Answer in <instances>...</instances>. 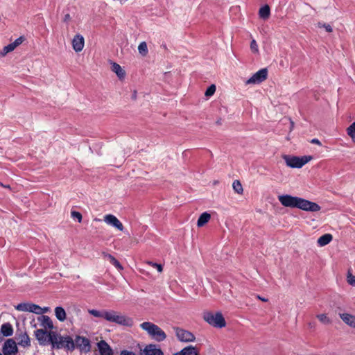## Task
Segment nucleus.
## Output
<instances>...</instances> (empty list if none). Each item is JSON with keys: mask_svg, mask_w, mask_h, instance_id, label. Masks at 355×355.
Here are the masks:
<instances>
[{"mask_svg": "<svg viewBox=\"0 0 355 355\" xmlns=\"http://www.w3.org/2000/svg\"><path fill=\"white\" fill-rule=\"evenodd\" d=\"M278 200L286 207L298 208L311 212L318 211L321 209L320 206L315 202L288 194L279 196Z\"/></svg>", "mask_w": 355, "mask_h": 355, "instance_id": "nucleus-1", "label": "nucleus"}, {"mask_svg": "<svg viewBox=\"0 0 355 355\" xmlns=\"http://www.w3.org/2000/svg\"><path fill=\"white\" fill-rule=\"evenodd\" d=\"M139 327L146 331L148 336L157 342H163L166 340L167 336L166 333L157 324L150 322H144Z\"/></svg>", "mask_w": 355, "mask_h": 355, "instance_id": "nucleus-2", "label": "nucleus"}, {"mask_svg": "<svg viewBox=\"0 0 355 355\" xmlns=\"http://www.w3.org/2000/svg\"><path fill=\"white\" fill-rule=\"evenodd\" d=\"M105 316L106 320L110 322H114L125 327H132L134 324L132 318L122 315L114 310L107 311V315Z\"/></svg>", "mask_w": 355, "mask_h": 355, "instance_id": "nucleus-3", "label": "nucleus"}, {"mask_svg": "<svg viewBox=\"0 0 355 355\" xmlns=\"http://www.w3.org/2000/svg\"><path fill=\"white\" fill-rule=\"evenodd\" d=\"M282 158L288 167L300 168L311 160L312 157L303 156L300 157L297 156L283 155Z\"/></svg>", "mask_w": 355, "mask_h": 355, "instance_id": "nucleus-4", "label": "nucleus"}, {"mask_svg": "<svg viewBox=\"0 0 355 355\" xmlns=\"http://www.w3.org/2000/svg\"><path fill=\"white\" fill-rule=\"evenodd\" d=\"M203 318L208 324L216 328H222L226 325L225 318L220 312H206Z\"/></svg>", "mask_w": 355, "mask_h": 355, "instance_id": "nucleus-5", "label": "nucleus"}, {"mask_svg": "<svg viewBox=\"0 0 355 355\" xmlns=\"http://www.w3.org/2000/svg\"><path fill=\"white\" fill-rule=\"evenodd\" d=\"M35 336L40 345L51 344L53 337L55 336V331H47L43 329H37L34 332Z\"/></svg>", "mask_w": 355, "mask_h": 355, "instance_id": "nucleus-6", "label": "nucleus"}, {"mask_svg": "<svg viewBox=\"0 0 355 355\" xmlns=\"http://www.w3.org/2000/svg\"><path fill=\"white\" fill-rule=\"evenodd\" d=\"M75 349L78 348L81 352L88 353L91 351L90 340L83 336H76L74 339Z\"/></svg>", "mask_w": 355, "mask_h": 355, "instance_id": "nucleus-7", "label": "nucleus"}, {"mask_svg": "<svg viewBox=\"0 0 355 355\" xmlns=\"http://www.w3.org/2000/svg\"><path fill=\"white\" fill-rule=\"evenodd\" d=\"M177 338L181 342H193L195 340V336L190 331L180 327H174Z\"/></svg>", "mask_w": 355, "mask_h": 355, "instance_id": "nucleus-8", "label": "nucleus"}, {"mask_svg": "<svg viewBox=\"0 0 355 355\" xmlns=\"http://www.w3.org/2000/svg\"><path fill=\"white\" fill-rule=\"evenodd\" d=\"M268 77V70L266 68L261 69L254 73L251 78L246 80V85L259 84L266 80Z\"/></svg>", "mask_w": 355, "mask_h": 355, "instance_id": "nucleus-9", "label": "nucleus"}, {"mask_svg": "<svg viewBox=\"0 0 355 355\" xmlns=\"http://www.w3.org/2000/svg\"><path fill=\"white\" fill-rule=\"evenodd\" d=\"M140 355H164L159 345L156 344H148L144 348L140 349Z\"/></svg>", "mask_w": 355, "mask_h": 355, "instance_id": "nucleus-10", "label": "nucleus"}, {"mask_svg": "<svg viewBox=\"0 0 355 355\" xmlns=\"http://www.w3.org/2000/svg\"><path fill=\"white\" fill-rule=\"evenodd\" d=\"M2 352L4 355H15L18 352L16 342L13 339H8L2 347Z\"/></svg>", "mask_w": 355, "mask_h": 355, "instance_id": "nucleus-11", "label": "nucleus"}, {"mask_svg": "<svg viewBox=\"0 0 355 355\" xmlns=\"http://www.w3.org/2000/svg\"><path fill=\"white\" fill-rule=\"evenodd\" d=\"M104 221L120 231L123 230V224L119 220V219L112 214H107L104 216Z\"/></svg>", "mask_w": 355, "mask_h": 355, "instance_id": "nucleus-12", "label": "nucleus"}, {"mask_svg": "<svg viewBox=\"0 0 355 355\" xmlns=\"http://www.w3.org/2000/svg\"><path fill=\"white\" fill-rule=\"evenodd\" d=\"M85 40L84 37L80 35H76L74 36L72 40L73 49L76 52L81 51L84 48Z\"/></svg>", "mask_w": 355, "mask_h": 355, "instance_id": "nucleus-13", "label": "nucleus"}, {"mask_svg": "<svg viewBox=\"0 0 355 355\" xmlns=\"http://www.w3.org/2000/svg\"><path fill=\"white\" fill-rule=\"evenodd\" d=\"M97 346L101 355H113L112 349L104 340H101L98 342Z\"/></svg>", "mask_w": 355, "mask_h": 355, "instance_id": "nucleus-14", "label": "nucleus"}, {"mask_svg": "<svg viewBox=\"0 0 355 355\" xmlns=\"http://www.w3.org/2000/svg\"><path fill=\"white\" fill-rule=\"evenodd\" d=\"M339 317L348 326L355 328V315L348 313H339Z\"/></svg>", "mask_w": 355, "mask_h": 355, "instance_id": "nucleus-15", "label": "nucleus"}, {"mask_svg": "<svg viewBox=\"0 0 355 355\" xmlns=\"http://www.w3.org/2000/svg\"><path fill=\"white\" fill-rule=\"evenodd\" d=\"M38 320L41 322V326L44 328V330L49 329L51 331L54 328L51 319L47 315H42L38 317Z\"/></svg>", "mask_w": 355, "mask_h": 355, "instance_id": "nucleus-16", "label": "nucleus"}, {"mask_svg": "<svg viewBox=\"0 0 355 355\" xmlns=\"http://www.w3.org/2000/svg\"><path fill=\"white\" fill-rule=\"evenodd\" d=\"M65 336H62L60 334L55 332V336L53 337V340L51 342V347L53 349H62L64 345V341L63 340Z\"/></svg>", "mask_w": 355, "mask_h": 355, "instance_id": "nucleus-17", "label": "nucleus"}, {"mask_svg": "<svg viewBox=\"0 0 355 355\" xmlns=\"http://www.w3.org/2000/svg\"><path fill=\"white\" fill-rule=\"evenodd\" d=\"M174 355H199V351L197 347L189 345L183 348L179 352L175 353Z\"/></svg>", "mask_w": 355, "mask_h": 355, "instance_id": "nucleus-18", "label": "nucleus"}, {"mask_svg": "<svg viewBox=\"0 0 355 355\" xmlns=\"http://www.w3.org/2000/svg\"><path fill=\"white\" fill-rule=\"evenodd\" d=\"M18 345L24 347H29L31 345V340L26 333H21L17 337Z\"/></svg>", "mask_w": 355, "mask_h": 355, "instance_id": "nucleus-19", "label": "nucleus"}, {"mask_svg": "<svg viewBox=\"0 0 355 355\" xmlns=\"http://www.w3.org/2000/svg\"><path fill=\"white\" fill-rule=\"evenodd\" d=\"M64 339V347L62 349H64L67 351L73 352L75 349L74 340H73V338L69 336H65Z\"/></svg>", "mask_w": 355, "mask_h": 355, "instance_id": "nucleus-20", "label": "nucleus"}, {"mask_svg": "<svg viewBox=\"0 0 355 355\" xmlns=\"http://www.w3.org/2000/svg\"><path fill=\"white\" fill-rule=\"evenodd\" d=\"M112 71L116 74L120 80L124 79L125 72L119 64L113 62L112 64Z\"/></svg>", "mask_w": 355, "mask_h": 355, "instance_id": "nucleus-21", "label": "nucleus"}, {"mask_svg": "<svg viewBox=\"0 0 355 355\" xmlns=\"http://www.w3.org/2000/svg\"><path fill=\"white\" fill-rule=\"evenodd\" d=\"M103 256L105 259H107L112 265H114L119 270H122L123 269L121 264L119 262L118 260L115 259L112 254H107L106 252H103Z\"/></svg>", "mask_w": 355, "mask_h": 355, "instance_id": "nucleus-22", "label": "nucleus"}, {"mask_svg": "<svg viewBox=\"0 0 355 355\" xmlns=\"http://www.w3.org/2000/svg\"><path fill=\"white\" fill-rule=\"evenodd\" d=\"M259 17L266 20L270 17V8L268 5H265L262 6L259 10Z\"/></svg>", "mask_w": 355, "mask_h": 355, "instance_id": "nucleus-23", "label": "nucleus"}, {"mask_svg": "<svg viewBox=\"0 0 355 355\" xmlns=\"http://www.w3.org/2000/svg\"><path fill=\"white\" fill-rule=\"evenodd\" d=\"M211 218V215L207 212L202 213L198 218L197 221L198 227H200L204 226Z\"/></svg>", "mask_w": 355, "mask_h": 355, "instance_id": "nucleus-24", "label": "nucleus"}, {"mask_svg": "<svg viewBox=\"0 0 355 355\" xmlns=\"http://www.w3.org/2000/svg\"><path fill=\"white\" fill-rule=\"evenodd\" d=\"M332 239H333V236L331 234H325L321 236L318 239V244L321 247L324 246V245H327L328 243H329L332 241Z\"/></svg>", "mask_w": 355, "mask_h": 355, "instance_id": "nucleus-25", "label": "nucleus"}, {"mask_svg": "<svg viewBox=\"0 0 355 355\" xmlns=\"http://www.w3.org/2000/svg\"><path fill=\"white\" fill-rule=\"evenodd\" d=\"M1 332L4 336H10L13 334V329L10 323H4L1 325Z\"/></svg>", "mask_w": 355, "mask_h": 355, "instance_id": "nucleus-26", "label": "nucleus"}, {"mask_svg": "<svg viewBox=\"0 0 355 355\" xmlns=\"http://www.w3.org/2000/svg\"><path fill=\"white\" fill-rule=\"evenodd\" d=\"M55 315L58 320L63 322L66 320V312L61 306H57L55 309Z\"/></svg>", "mask_w": 355, "mask_h": 355, "instance_id": "nucleus-27", "label": "nucleus"}, {"mask_svg": "<svg viewBox=\"0 0 355 355\" xmlns=\"http://www.w3.org/2000/svg\"><path fill=\"white\" fill-rule=\"evenodd\" d=\"M88 313L94 317L104 318L105 320H106L105 315H107V311L106 310L98 311L96 309H89Z\"/></svg>", "mask_w": 355, "mask_h": 355, "instance_id": "nucleus-28", "label": "nucleus"}, {"mask_svg": "<svg viewBox=\"0 0 355 355\" xmlns=\"http://www.w3.org/2000/svg\"><path fill=\"white\" fill-rule=\"evenodd\" d=\"M138 51H139V53L142 56H146L148 54V46H147V44L146 42H141L139 44Z\"/></svg>", "mask_w": 355, "mask_h": 355, "instance_id": "nucleus-29", "label": "nucleus"}, {"mask_svg": "<svg viewBox=\"0 0 355 355\" xmlns=\"http://www.w3.org/2000/svg\"><path fill=\"white\" fill-rule=\"evenodd\" d=\"M316 317L319 321L324 324H329L331 323V320L325 313L318 314Z\"/></svg>", "mask_w": 355, "mask_h": 355, "instance_id": "nucleus-30", "label": "nucleus"}, {"mask_svg": "<svg viewBox=\"0 0 355 355\" xmlns=\"http://www.w3.org/2000/svg\"><path fill=\"white\" fill-rule=\"evenodd\" d=\"M16 48L15 47V44H12V43L9 44L8 45L3 47L2 51L0 53V55L3 57L7 53L14 51Z\"/></svg>", "mask_w": 355, "mask_h": 355, "instance_id": "nucleus-31", "label": "nucleus"}, {"mask_svg": "<svg viewBox=\"0 0 355 355\" xmlns=\"http://www.w3.org/2000/svg\"><path fill=\"white\" fill-rule=\"evenodd\" d=\"M234 191L239 194H241L243 191V187L239 180H234L232 184Z\"/></svg>", "mask_w": 355, "mask_h": 355, "instance_id": "nucleus-32", "label": "nucleus"}, {"mask_svg": "<svg viewBox=\"0 0 355 355\" xmlns=\"http://www.w3.org/2000/svg\"><path fill=\"white\" fill-rule=\"evenodd\" d=\"M15 309L19 311L30 312V303H20L15 306Z\"/></svg>", "mask_w": 355, "mask_h": 355, "instance_id": "nucleus-33", "label": "nucleus"}, {"mask_svg": "<svg viewBox=\"0 0 355 355\" xmlns=\"http://www.w3.org/2000/svg\"><path fill=\"white\" fill-rule=\"evenodd\" d=\"M347 134L352 139L353 141L355 143V122L352 123L347 128Z\"/></svg>", "mask_w": 355, "mask_h": 355, "instance_id": "nucleus-34", "label": "nucleus"}, {"mask_svg": "<svg viewBox=\"0 0 355 355\" xmlns=\"http://www.w3.org/2000/svg\"><path fill=\"white\" fill-rule=\"evenodd\" d=\"M30 312L34 313L38 315L42 314V307L40 306L30 303Z\"/></svg>", "mask_w": 355, "mask_h": 355, "instance_id": "nucleus-35", "label": "nucleus"}, {"mask_svg": "<svg viewBox=\"0 0 355 355\" xmlns=\"http://www.w3.org/2000/svg\"><path fill=\"white\" fill-rule=\"evenodd\" d=\"M216 92V86L214 85H210L206 90L205 94L206 96H212Z\"/></svg>", "mask_w": 355, "mask_h": 355, "instance_id": "nucleus-36", "label": "nucleus"}, {"mask_svg": "<svg viewBox=\"0 0 355 355\" xmlns=\"http://www.w3.org/2000/svg\"><path fill=\"white\" fill-rule=\"evenodd\" d=\"M71 217L78 220L79 223L82 221V214L76 211H72L71 212Z\"/></svg>", "mask_w": 355, "mask_h": 355, "instance_id": "nucleus-37", "label": "nucleus"}, {"mask_svg": "<svg viewBox=\"0 0 355 355\" xmlns=\"http://www.w3.org/2000/svg\"><path fill=\"white\" fill-rule=\"evenodd\" d=\"M347 279L349 284L355 286V276H354L352 273L348 272Z\"/></svg>", "mask_w": 355, "mask_h": 355, "instance_id": "nucleus-38", "label": "nucleus"}, {"mask_svg": "<svg viewBox=\"0 0 355 355\" xmlns=\"http://www.w3.org/2000/svg\"><path fill=\"white\" fill-rule=\"evenodd\" d=\"M318 26L320 28H324L329 33H331L333 31L332 27L329 24L318 22Z\"/></svg>", "mask_w": 355, "mask_h": 355, "instance_id": "nucleus-39", "label": "nucleus"}, {"mask_svg": "<svg viewBox=\"0 0 355 355\" xmlns=\"http://www.w3.org/2000/svg\"><path fill=\"white\" fill-rule=\"evenodd\" d=\"M250 49L253 52H258V45L254 40H253L250 43Z\"/></svg>", "mask_w": 355, "mask_h": 355, "instance_id": "nucleus-40", "label": "nucleus"}, {"mask_svg": "<svg viewBox=\"0 0 355 355\" xmlns=\"http://www.w3.org/2000/svg\"><path fill=\"white\" fill-rule=\"evenodd\" d=\"M148 263L153 267L157 268L158 272H161L163 270V267L161 264H158L157 263L148 262Z\"/></svg>", "mask_w": 355, "mask_h": 355, "instance_id": "nucleus-41", "label": "nucleus"}, {"mask_svg": "<svg viewBox=\"0 0 355 355\" xmlns=\"http://www.w3.org/2000/svg\"><path fill=\"white\" fill-rule=\"evenodd\" d=\"M23 37H19L12 42V44H15V47L17 48L19 45H20L24 41Z\"/></svg>", "mask_w": 355, "mask_h": 355, "instance_id": "nucleus-42", "label": "nucleus"}, {"mask_svg": "<svg viewBox=\"0 0 355 355\" xmlns=\"http://www.w3.org/2000/svg\"><path fill=\"white\" fill-rule=\"evenodd\" d=\"M119 355H137V354H136V353H135L132 351L123 349V350L121 351Z\"/></svg>", "mask_w": 355, "mask_h": 355, "instance_id": "nucleus-43", "label": "nucleus"}, {"mask_svg": "<svg viewBox=\"0 0 355 355\" xmlns=\"http://www.w3.org/2000/svg\"><path fill=\"white\" fill-rule=\"evenodd\" d=\"M64 22H68L71 20V16L69 13L66 14L64 17Z\"/></svg>", "mask_w": 355, "mask_h": 355, "instance_id": "nucleus-44", "label": "nucleus"}, {"mask_svg": "<svg viewBox=\"0 0 355 355\" xmlns=\"http://www.w3.org/2000/svg\"><path fill=\"white\" fill-rule=\"evenodd\" d=\"M311 142L321 146V142L318 139H313Z\"/></svg>", "mask_w": 355, "mask_h": 355, "instance_id": "nucleus-45", "label": "nucleus"}, {"mask_svg": "<svg viewBox=\"0 0 355 355\" xmlns=\"http://www.w3.org/2000/svg\"><path fill=\"white\" fill-rule=\"evenodd\" d=\"M257 298H258L259 300H261L263 302H268V300L267 298L262 297H261L259 295H257Z\"/></svg>", "mask_w": 355, "mask_h": 355, "instance_id": "nucleus-46", "label": "nucleus"}, {"mask_svg": "<svg viewBox=\"0 0 355 355\" xmlns=\"http://www.w3.org/2000/svg\"><path fill=\"white\" fill-rule=\"evenodd\" d=\"M49 310V307H44V308H42V313H46L48 312Z\"/></svg>", "mask_w": 355, "mask_h": 355, "instance_id": "nucleus-47", "label": "nucleus"}, {"mask_svg": "<svg viewBox=\"0 0 355 355\" xmlns=\"http://www.w3.org/2000/svg\"><path fill=\"white\" fill-rule=\"evenodd\" d=\"M0 186L4 188L10 189V185H5L3 183L0 182Z\"/></svg>", "mask_w": 355, "mask_h": 355, "instance_id": "nucleus-48", "label": "nucleus"}, {"mask_svg": "<svg viewBox=\"0 0 355 355\" xmlns=\"http://www.w3.org/2000/svg\"><path fill=\"white\" fill-rule=\"evenodd\" d=\"M291 128L293 127V121H291Z\"/></svg>", "mask_w": 355, "mask_h": 355, "instance_id": "nucleus-49", "label": "nucleus"}, {"mask_svg": "<svg viewBox=\"0 0 355 355\" xmlns=\"http://www.w3.org/2000/svg\"><path fill=\"white\" fill-rule=\"evenodd\" d=\"M216 123H217L218 124H220V121L219 120H218V121H217V122H216Z\"/></svg>", "mask_w": 355, "mask_h": 355, "instance_id": "nucleus-50", "label": "nucleus"}, {"mask_svg": "<svg viewBox=\"0 0 355 355\" xmlns=\"http://www.w3.org/2000/svg\"><path fill=\"white\" fill-rule=\"evenodd\" d=\"M1 21V17H0V22Z\"/></svg>", "mask_w": 355, "mask_h": 355, "instance_id": "nucleus-51", "label": "nucleus"}, {"mask_svg": "<svg viewBox=\"0 0 355 355\" xmlns=\"http://www.w3.org/2000/svg\"><path fill=\"white\" fill-rule=\"evenodd\" d=\"M0 355H2V354L0 353Z\"/></svg>", "mask_w": 355, "mask_h": 355, "instance_id": "nucleus-52", "label": "nucleus"}]
</instances>
